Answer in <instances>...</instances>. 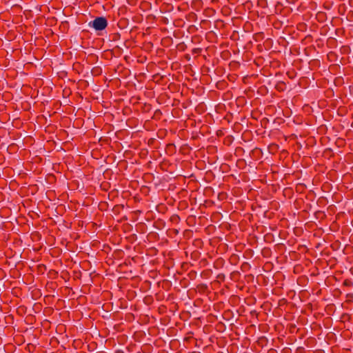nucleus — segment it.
Listing matches in <instances>:
<instances>
[{"label":"nucleus","mask_w":353,"mask_h":353,"mask_svg":"<svg viewBox=\"0 0 353 353\" xmlns=\"http://www.w3.org/2000/svg\"><path fill=\"white\" fill-rule=\"evenodd\" d=\"M117 353H123V352L119 350V351H117Z\"/></svg>","instance_id":"nucleus-7"},{"label":"nucleus","mask_w":353,"mask_h":353,"mask_svg":"<svg viewBox=\"0 0 353 353\" xmlns=\"http://www.w3.org/2000/svg\"><path fill=\"white\" fill-rule=\"evenodd\" d=\"M201 48H194V49L192 50V52H193L194 54H199V53H200V52H201Z\"/></svg>","instance_id":"nucleus-4"},{"label":"nucleus","mask_w":353,"mask_h":353,"mask_svg":"<svg viewBox=\"0 0 353 353\" xmlns=\"http://www.w3.org/2000/svg\"><path fill=\"white\" fill-rule=\"evenodd\" d=\"M343 285L345 286H348V287H350L353 285V283L351 280L350 279H345L344 281H343Z\"/></svg>","instance_id":"nucleus-2"},{"label":"nucleus","mask_w":353,"mask_h":353,"mask_svg":"<svg viewBox=\"0 0 353 353\" xmlns=\"http://www.w3.org/2000/svg\"><path fill=\"white\" fill-rule=\"evenodd\" d=\"M171 220L172 221H179L180 220V218L178 215H173L172 217H171Z\"/></svg>","instance_id":"nucleus-3"},{"label":"nucleus","mask_w":353,"mask_h":353,"mask_svg":"<svg viewBox=\"0 0 353 353\" xmlns=\"http://www.w3.org/2000/svg\"><path fill=\"white\" fill-rule=\"evenodd\" d=\"M89 26L93 28L96 31H101L107 28L108 21L104 17H97L89 23Z\"/></svg>","instance_id":"nucleus-1"},{"label":"nucleus","mask_w":353,"mask_h":353,"mask_svg":"<svg viewBox=\"0 0 353 353\" xmlns=\"http://www.w3.org/2000/svg\"><path fill=\"white\" fill-rule=\"evenodd\" d=\"M217 277L219 279H222V278H224V275L223 274H219Z\"/></svg>","instance_id":"nucleus-6"},{"label":"nucleus","mask_w":353,"mask_h":353,"mask_svg":"<svg viewBox=\"0 0 353 353\" xmlns=\"http://www.w3.org/2000/svg\"><path fill=\"white\" fill-rule=\"evenodd\" d=\"M119 37H120V34H118V33L117 34H114V37H113V40H116V39H117Z\"/></svg>","instance_id":"nucleus-5"}]
</instances>
